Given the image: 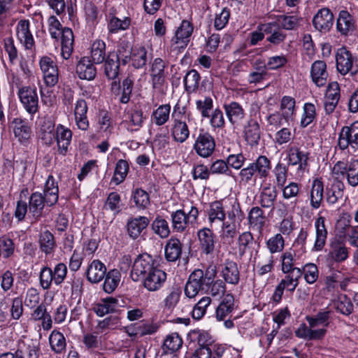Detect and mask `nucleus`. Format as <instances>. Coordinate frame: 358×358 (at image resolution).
<instances>
[{
    "mask_svg": "<svg viewBox=\"0 0 358 358\" xmlns=\"http://www.w3.org/2000/svg\"><path fill=\"white\" fill-rule=\"evenodd\" d=\"M334 305L336 310L341 314L349 315L353 312V304L345 295L339 297Z\"/></svg>",
    "mask_w": 358,
    "mask_h": 358,
    "instance_id": "obj_54",
    "label": "nucleus"
},
{
    "mask_svg": "<svg viewBox=\"0 0 358 358\" xmlns=\"http://www.w3.org/2000/svg\"><path fill=\"white\" fill-rule=\"evenodd\" d=\"M316 229V238L313 249L316 251H320L325 245L327 237V230L324 224V217H319L315 224Z\"/></svg>",
    "mask_w": 358,
    "mask_h": 358,
    "instance_id": "obj_25",
    "label": "nucleus"
},
{
    "mask_svg": "<svg viewBox=\"0 0 358 358\" xmlns=\"http://www.w3.org/2000/svg\"><path fill=\"white\" fill-rule=\"evenodd\" d=\"M278 196V191L275 186L264 187L260 193L259 203L262 208L274 209V203Z\"/></svg>",
    "mask_w": 358,
    "mask_h": 358,
    "instance_id": "obj_24",
    "label": "nucleus"
},
{
    "mask_svg": "<svg viewBox=\"0 0 358 358\" xmlns=\"http://www.w3.org/2000/svg\"><path fill=\"white\" fill-rule=\"evenodd\" d=\"M249 223L251 226L256 227L258 230H262L265 222L266 217L264 211L261 208L256 206L252 208L248 215Z\"/></svg>",
    "mask_w": 358,
    "mask_h": 358,
    "instance_id": "obj_38",
    "label": "nucleus"
},
{
    "mask_svg": "<svg viewBox=\"0 0 358 358\" xmlns=\"http://www.w3.org/2000/svg\"><path fill=\"white\" fill-rule=\"evenodd\" d=\"M152 229L161 238H166L170 234L168 222L164 218L157 217L152 223Z\"/></svg>",
    "mask_w": 358,
    "mask_h": 358,
    "instance_id": "obj_47",
    "label": "nucleus"
},
{
    "mask_svg": "<svg viewBox=\"0 0 358 358\" xmlns=\"http://www.w3.org/2000/svg\"><path fill=\"white\" fill-rule=\"evenodd\" d=\"M309 152L301 150L299 148L292 147L288 150V165L296 166L297 170L303 171L308 166Z\"/></svg>",
    "mask_w": 358,
    "mask_h": 358,
    "instance_id": "obj_8",
    "label": "nucleus"
},
{
    "mask_svg": "<svg viewBox=\"0 0 358 358\" xmlns=\"http://www.w3.org/2000/svg\"><path fill=\"white\" fill-rule=\"evenodd\" d=\"M118 308V299L113 297H107L103 300V303L98 304L94 311L99 316H103L106 314L117 311Z\"/></svg>",
    "mask_w": 358,
    "mask_h": 358,
    "instance_id": "obj_36",
    "label": "nucleus"
},
{
    "mask_svg": "<svg viewBox=\"0 0 358 358\" xmlns=\"http://www.w3.org/2000/svg\"><path fill=\"white\" fill-rule=\"evenodd\" d=\"M225 216L226 214L220 201L211 203L208 212V219L210 222H213L215 220L224 222Z\"/></svg>",
    "mask_w": 358,
    "mask_h": 358,
    "instance_id": "obj_51",
    "label": "nucleus"
},
{
    "mask_svg": "<svg viewBox=\"0 0 358 358\" xmlns=\"http://www.w3.org/2000/svg\"><path fill=\"white\" fill-rule=\"evenodd\" d=\"M104 277L103 290L108 294L112 293L119 285L121 274L118 270L112 269L107 273H106Z\"/></svg>",
    "mask_w": 358,
    "mask_h": 358,
    "instance_id": "obj_33",
    "label": "nucleus"
},
{
    "mask_svg": "<svg viewBox=\"0 0 358 358\" xmlns=\"http://www.w3.org/2000/svg\"><path fill=\"white\" fill-rule=\"evenodd\" d=\"M211 299L204 296L196 303L192 312V316L194 320L201 319L206 312L207 307L210 304Z\"/></svg>",
    "mask_w": 358,
    "mask_h": 358,
    "instance_id": "obj_48",
    "label": "nucleus"
},
{
    "mask_svg": "<svg viewBox=\"0 0 358 358\" xmlns=\"http://www.w3.org/2000/svg\"><path fill=\"white\" fill-rule=\"evenodd\" d=\"M277 22L282 29L286 30H294L299 26V19L295 15H278Z\"/></svg>",
    "mask_w": 358,
    "mask_h": 358,
    "instance_id": "obj_50",
    "label": "nucleus"
},
{
    "mask_svg": "<svg viewBox=\"0 0 358 358\" xmlns=\"http://www.w3.org/2000/svg\"><path fill=\"white\" fill-rule=\"evenodd\" d=\"M331 313V310H322L314 316H307L306 321L308 322L310 327H315L320 325L327 327L329 324Z\"/></svg>",
    "mask_w": 358,
    "mask_h": 358,
    "instance_id": "obj_35",
    "label": "nucleus"
},
{
    "mask_svg": "<svg viewBox=\"0 0 358 358\" xmlns=\"http://www.w3.org/2000/svg\"><path fill=\"white\" fill-rule=\"evenodd\" d=\"M130 24V20L129 18H124L121 20L116 17H113L108 24L109 31L112 33L117 32L119 30L127 29Z\"/></svg>",
    "mask_w": 358,
    "mask_h": 358,
    "instance_id": "obj_63",
    "label": "nucleus"
},
{
    "mask_svg": "<svg viewBox=\"0 0 358 358\" xmlns=\"http://www.w3.org/2000/svg\"><path fill=\"white\" fill-rule=\"evenodd\" d=\"M104 74L108 80H115L120 73V61L115 52H109L104 61Z\"/></svg>",
    "mask_w": 358,
    "mask_h": 358,
    "instance_id": "obj_13",
    "label": "nucleus"
},
{
    "mask_svg": "<svg viewBox=\"0 0 358 358\" xmlns=\"http://www.w3.org/2000/svg\"><path fill=\"white\" fill-rule=\"evenodd\" d=\"M59 188L55 182L54 178L49 176L46 180L44 195L46 196V203L52 206L55 204L58 201Z\"/></svg>",
    "mask_w": 358,
    "mask_h": 358,
    "instance_id": "obj_29",
    "label": "nucleus"
},
{
    "mask_svg": "<svg viewBox=\"0 0 358 358\" xmlns=\"http://www.w3.org/2000/svg\"><path fill=\"white\" fill-rule=\"evenodd\" d=\"M348 183L352 187L358 185V159L348 163V169L345 176Z\"/></svg>",
    "mask_w": 358,
    "mask_h": 358,
    "instance_id": "obj_52",
    "label": "nucleus"
},
{
    "mask_svg": "<svg viewBox=\"0 0 358 358\" xmlns=\"http://www.w3.org/2000/svg\"><path fill=\"white\" fill-rule=\"evenodd\" d=\"M155 268L154 261L151 256L148 255H138L133 264L130 276L135 282L143 280Z\"/></svg>",
    "mask_w": 358,
    "mask_h": 358,
    "instance_id": "obj_3",
    "label": "nucleus"
},
{
    "mask_svg": "<svg viewBox=\"0 0 358 358\" xmlns=\"http://www.w3.org/2000/svg\"><path fill=\"white\" fill-rule=\"evenodd\" d=\"M213 100L209 96H206L203 99H199L196 101L197 110L201 112L203 117H210V111L213 108Z\"/></svg>",
    "mask_w": 358,
    "mask_h": 358,
    "instance_id": "obj_59",
    "label": "nucleus"
},
{
    "mask_svg": "<svg viewBox=\"0 0 358 358\" xmlns=\"http://www.w3.org/2000/svg\"><path fill=\"white\" fill-rule=\"evenodd\" d=\"M234 306V298L231 294L225 295L216 308V318L219 321L224 320L225 317L232 312Z\"/></svg>",
    "mask_w": 358,
    "mask_h": 358,
    "instance_id": "obj_28",
    "label": "nucleus"
},
{
    "mask_svg": "<svg viewBox=\"0 0 358 358\" xmlns=\"http://www.w3.org/2000/svg\"><path fill=\"white\" fill-rule=\"evenodd\" d=\"M336 27L342 35H348L355 29L353 17L347 10H341L337 19Z\"/></svg>",
    "mask_w": 358,
    "mask_h": 358,
    "instance_id": "obj_18",
    "label": "nucleus"
},
{
    "mask_svg": "<svg viewBox=\"0 0 358 358\" xmlns=\"http://www.w3.org/2000/svg\"><path fill=\"white\" fill-rule=\"evenodd\" d=\"M76 73L80 79L92 80L96 75V69L87 58H83L76 66Z\"/></svg>",
    "mask_w": 358,
    "mask_h": 358,
    "instance_id": "obj_22",
    "label": "nucleus"
},
{
    "mask_svg": "<svg viewBox=\"0 0 358 358\" xmlns=\"http://www.w3.org/2000/svg\"><path fill=\"white\" fill-rule=\"evenodd\" d=\"M338 145L342 150L350 148L353 152L358 153V121L341 129Z\"/></svg>",
    "mask_w": 358,
    "mask_h": 358,
    "instance_id": "obj_1",
    "label": "nucleus"
},
{
    "mask_svg": "<svg viewBox=\"0 0 358 358\" xmlns=\"http://www.w3.org/2000/svg\"><path fill=\"white\" fill-rule=\"evenodd\" d=\"M243 218V213L242 212L239 203H234L231 206L229 210L227 211V220L229 224H236L237 221H241Z\"/></svg>",
    "mask_w": 358,
    "mask_h": 358,
    "instance_id": "obj_64",
    "label": "nucleus"
},
{
    "mask_svg": "<svg viewBox=\"0 0 358 358\" xmlns=\"http://www.w3.org/2000/svg\"><path fill=\"white\" fill-rule=\"evenodd\" d=\"M271 169L270 160L264 155L258 157L255 162L250 163L248 166L243 169L240 176L246 182L250 181L252 177L257 173L259 178H266Z\"/></svg>",
    "mask_w": 358,
    "mask_h": 358,
    "instance_id": "obj_2",
    "label": "nucleus"
},
{
    "mask_svg": "<svg viewBox=\"0 0 358 358\" xmlns=\"http://www.w3.org/2000/svg\"><path fill=\"white\" fill-rule=\"evenodd\" d=\"M46 203V196L42 194L35 192L33 193L29 199V210L34 217H39L42 213L44 208V203Z\"/></svg>",
    "mask_w": 358,
    "mask_h": 358,
    "instance_id": "obj_34",
    "label": "nucleus"
},
{
    "mask_svg": "<svg viewBox=\"0 0 358 358\" xmlns=\"http://www.w3.org/2000/svg\"><path fill=\"white\" fill-rule=\"evenodd\" d=\"M40 284L44 289L50 288L54 280L53 272L49 267H43L40 273Z\"/></svg>",
    "mask_w": 358,
    "mask_h": 358,
    "instance_id": "obj_62",
    "label": "nucleus"
},
{
    "mask_svg": "<svg viewBox=\"0 0 358 358\" xmlns=\"http://www.w3.org/2000/svg\"><path fill=\"white\" fill-rule=\"evenodd\" d=\"M222 238L224 242L231 243L234 238L236 235V225L229 224V221L223 222L222 223Z\"/></svg>",
    "mask_w": 358,
    "mask_h": 358,
    "instance_id": "obj_60",
    "label": "nucleus"
},
{
    "mask_svg": "<svg viewBox=\"0 0 358 358\" xmlns=\"http://www.w3.org/2000/svg\"><path fill=\"white\" fill-rule=\"evenodd\" d=\"M330 245V253L335 261L343 262L348 258V250L343 241L336 239L331 243Z\"/></svg>",
    "mask_w": 358,
    "mask_h": 358,
    "instance_id": "obj_37",
    "label": "nucleus"
},
{
    "mask_svg": "<svg viewBox=\"0 0 358 358\" xmlns=\"http://www.w3.org/2000/svg\"><path fill=\"white\" fill-rule=\"evenodd\" d=\"M173 227L178 232H182L187 228L188 221L187 214L182 210H178L171 214Z\"/></svg>",
    "mask_w": 358,
    "mask_h": 358,
    "instance_id": "obj_43",
    "label": "nucleus"
},
{
    "mask_svg": "<svg viewBox=\"0 0 358 358\" xmlns=\"http://www.w3.org/2000/svg\"><path fill=\"white\" fill-rule=\"evenodd\" d=\"M326 63L321 60L315 61L311 67V78L318 87H323L327 83L328 73Z\"/></svg>",
    "mask_w": 358,
    "mask_h": 358,
    "instance_id": "obj_19",
    "label": "nucleus"
},
{
    "mask_svg": "<svg viewBox=\"0 0 358 358\" xmlns=\"http://www.w3.org/2000/svg\"><path fill=\"white\" fill-rule=\"evenodd\" d=\"M182 345V339L178 333H173L166 336L164 341L161 357L166 356L169 352L171 354L178 351Z\"/></svg>",
    "mask_w": 358,
    "mask_h": 358,
    "instance_id": "obj_27",
    "label": "nucleus"
},
{
    "mask_svg": "<svg viewBox=\"0 0 358 358\" xmlns=\"http://www.w3.org/2000/svg\"><path fill=\"white\" fill-rule=\"evenodd\" d=\"M106 272V266L101 261L95 259L88 266L87 278L90 282L97 283L104 278Z\"/></svg>",
    "mask_w": 358,
    "mask_h": 358,
    "instance_id": "obj_17",
    "label": "nucleus"
},
{
    "mask_svg": "<svg viewBox=\"0 0 358 358\" xmlns=\"http://www.w3.org/2000/svg\"><path fill=\"white\" fill-rule=\"evenodd\" d=\"M50 345L56 353H61L66 348V340L63 334L53 331L49 337Z\"/></svg>",
    "mask_w": 358,
    "mask_h": 358,
    "instance_id": "obj_44",
    "label": "nucleus"
},
{
    "mask_svg": "<svg viewBox=\"0 0 358 358\" xmlns=\"http://www.w3.org/2000/svg\"><path fill=\"white\" fill-rule=\"evenodd\" d=\"M345 185L340 180H335L330 188L327 189V201L330 204L337 202L343 196Z\"/></svg>",
    "mask_w": 358,
    "mask_h": 358,
    "instance_id": "obj_31",
    "label": "nucleus"
},
{
    "mask_svg": "<svg viewBox=\"0 0 358 358\" xmlns=\"http://www.w3.org/2000/svg\"><path fill=\"white\" fill-rule=\"evenodd\" d=\"M170 110L169 104L159 106L152 113L155 124L158 126L164 124L169 120Z\"/></svg>",
    "mask_w": 358,
    "mask_h": 358,
    "instance_id": "obj_46",
    "label": "nucleus"
},
{
    "mask_svg": "<svg viewBox=\"0 0 358 358\" xmlns=\"http://www.w3.org/2000/svg\"><path fill=\"white\" fill-rule=\"evenodd\" d=\"M198 344L199 345V348L194 351L191 358H210L212 354L211 350L208 347V344H205L204 342H203L201 335L199 337Z\"/></svg>",
    "mask_w": 358,
    "mask_h": 358,
    "instance_id": "obj_61",
    "label": "nucleus"
},
{
    "mask_svg": "<svg viewBox=\"0 0 358 358\" xmlns=\"http://www.w3.org/2000/svg\"><path fill=\"white\" fill-rule=\"evenodd\" d=\"M215 140L208 133L200 134L194 145L196 152L202 157L210 156L215 150Z\"/></svg>",
    "mask_w": 358,
    "mask_h": 358,
    "instance_id": "obj_6",
    "label": "nucleus"
},
{
    "mask_svg": "<svg viewBox=\"0 0 358 358\" xmlns=\"http://www.w3.org/2000/svg\"><path fill=\"white\" fill-rule=\"evenodd\" d=\"M165 258L169 262H176L182 254V243L176 238H171L165 245Z\"/></svg>",
    "mask_w": 358,
    "mask_h": 358,
    "instance_id": "obj_23",
    "label": "nucleus"
},
{
    "mask_svg": "<svg viewBox=\"0 0 358 358\" xmlns=\"http://www.w3.org/2000/svg\"><path fill=\"white\" fill-rule=\"evenodd\" d=\"M199 245L203 253L209 255L215 249L214 234L208 228L200 229L197 233Z\"/></svg>",
    "mask_w": 358,
    "mask_h": 358,
    "instance_id": "obj_15",
    "label": "nucleus"
},
{
    "mask_svg": "<svg viewBox=\"0 0 358 358\" xmlns=\"http://www.w3.org/2000/svg\"><path fill=\"white\" fill-rule=\"evenodd\" d=\"M133 199L137 207L145 208L150 203L148 194L142 189H136L133 193Z\"/></svg>",
    "mask_w": 358,
    "mask_h": 358,
    "instance_id": "obj_58",
    "label": "nucleus"
},
{
    "mask_svg": "<svg viewBox=\"0 0 358 358\" xmlns=\"http://www.w3.org/2000/svg\"><path fill=\"white\" fill-rule=\"evenodd\" d=\"M165 62L161 58H156L152 65V81L154 88L162 87L165 80Z\"/></svg>",
    "mask_w": 358,
    "mask_h": 358,
    "instance_id": "obj_20",
    "label": "nucleus"
},
{
    "mask_svg": "<svg viewBox=\"0 0 358 358\" xmlns=\"http://www.w3.org/2000/svg\"><path fill=\"white\" fill-rule=\"evenodd\" d=\"M295 107V100L291 96H285L281 101V110L282 117L288 121L292 117Z\"/></svg>",
    "mask_w": 358,
    "mask_h": 358,
    "instance_id": "obj_53",
    "label": "nucleus"
},
{
    "mask_svg": "<svg viewBox=\"0 0 358 358\" xmlns=\"http://www.w3.org/2000/svg\"><path fill=\"white\" fill-rule=\"evenodd\" d=\"M129 171V164L126 160L120 159L116 164L113 180L117 184H120L125 179Z\"/></svg>",
    "mask_w": 358,
    "mask_h": 358,
    "instance_id": "obj_45",
    "label": "nucleus"
},
{
    "mask_svg": "<svg viewBox=\"0 0 358 358\" xmlns=\"http://www.w3.org/2000/svg\"><path fill=\"white\" fill-rule=\"evenodd\" d=\"M73 33L68 27L62 31V56L64 59H68L72 54L73 49Z\"/></svg>",
    "mask_w": 358,
    "mask_h": 358,
    "instance_id": "obj_26",
    "label": "nucleus"
},
{
    "mask_svg": "<svg viewBox=\"0 0 358 358\" xmlns=\"http://www.w3.org/2000/svg\"><path fill=\"white\" fill-rule=\"evenodd\" d=\"M133 66L136 68H142L147 63V51L144 47H140L133 50L131 53Z\"/></svg>",
    "mask_w": 358,
    "mask_h": 358,
    "instance_id": "obj_49",
    "label": "nucleus"
},
{
    "mask_svg": "<svg viewBox=\"0 0 358 358\" xmlns=\"http://www.w3.org/2000/svg\"><path fill=\"white\" fill-rule=\"evenodd\" d=\"M334 23V15L327 8L320 9L313 20L315 28L321 32H327Z\"/></svg>",
    "mask_w": 358,
    "mask_h": 358,
    "instance_id": "obj_7",
    "label": "nucleus"
},
{
    "mask_svg": "<svg viewBox=\"0 0 358 358\" xmlns=\"http://www.w3.org/2000/svg\"><path fill=\"white\" fill-rule=\"evenodd\" d=\"M315 117V107L313 103H306L303 106V116L301 121V126L306 127L309 125Z\"/></svg>",
    "mask_w": 358,
    "mask_h": 358,
    "instance_id": "obj_55",
    "label": "nucleus"
},
{
    "mask_svg": "<svg viewBox=\"0 0 358 358\" xmlns=\"http://www.w3.org/2000/svg\"><path fill=\"white\" fill-rule=\"evenodd\" d=\"M133 86L134 80L129 76L123 80L121 86L122 96L120 99L121 103H127L129 102L132 93Z\"/></svg>",
    "mask_w": 358,
    "mask_h": 358,
    "instance_id": "obj_56",
    "label": "nucleus"
},
{
    "mask_svg": "<svg viewBox=\"0 0 358 358\" xmlns=\"http://www.w3.org/2000/svg\"><path fill=\"white\" fill-rule=\"evenodd\" d=\"M17 36L18 39L24 43L26 49H31L34 45L32 34L29 31V20H20L17 26Z\"/></svg>",
    "mask_w": 358,
    "mask_h": 358,
    "instance_id": "obj_21",
    "label": "nucleus"
},
{
    "mask_svg": "<svg viewBox=\"0 0 358 358\" xmlns=\"http://www.w3.org/2000/svg\"><path fill=\"white\" fill-rule=\"evenodd\" d=\"M224 280L232 285H237L239 282V271L237 264L234 262H227L222 271Z\"/></svg>",
    "mask_w": 358,
    "mask_h": 358,
    "instance_id": "obj_30",
    "label": "nucleus"
},
{
    "mask_svg": "<svg viewBox=\"0 0 358 358\" xmlns=\"http://www.w3.org/2000/svg\"><path fill=\"white\" fill-rule=\"evenodd\" d=\"M18 96L27 113L34 115L38 110V97L36 87L24 86L19 89Z\"/></svg>",
    "mask_w": 358,
    "mask_h": 358,
    "instance_id": "obj_5",
    "label": "nucleus"
},
{
    "mask_svg": "<svg viewBox=\"0 0 358 358\" xmlns=\"http://www.w3.org/2000/svg\"><path fill=\"white\" fill-rule=\"evenodd\" d=\"M266 245L271 253L281 252L284 248V239L282 235L278 234L270 238L266 242Z\"/></svg>",
    "mask_w": 358,
    "mask_h": 358,
    "instance_id": "obj_57",
    "label": "nucleus"
},
{
    "mask_svg": "<svg viewBox=\"0 0 358 358\" xmlns=\"http://www.w3.org/2000/svg\"><path fill=\"white\" fill-rule=\"evenodd\" d=\"M229 122L234 127H239L245 118V111L243 107L236 101L223 106Z\"/></svg>",
    "mask_w": 358,
    "mask_h": 358,
    "instance_id": "obj_9",
    "label": "nucleus"
},
{
    "mask_svg": "<svg viewBox=\"0 0 358 358\" xmlns=\"http://www.w3.org/2000/svg\"><path fill=\"white\" fill-rule=\"evenodd\" d=\"M39 243L41 250L46 255L51 254L56 245L53 234L48 230L41 234Z\"/></svg>",
    "mask_w": 358,
    "mask_h": 358,
    "instance_id": "obj_42",
    "label": "nucleus"
},
{
    "mask_svg": "<svg viewBox=\"0 0 358 358\" xmlns=\"http://www.w3.org/2000/svg\"><path fill=\"white\" fill-rule=\"evenodd\" d=\"M244 138L247 143L251 146L258 145L261 137L259 124L257 120L250 119L244 127Z\"/></svg>",
    "mask_w": 358,
    "mask_h": 358,
    "instance_id": "obj_12",
    "label": "nucleus"
},
{
    "mask_svg": "<svg viewBox=\"0 0 358 358\" xmlns=\"http://www.w3.org/2000/svg\"><path fill=\"white\" fill-rule=\"evenodd\" d=\"M149 220L144 216L131 218L127 224V232L131 238L136 239L149 224Z\"/></svg>",
    "mask_w": 358,
    "mask_h": 358,
    "instance_id": "obj_16",
    "label": "nucleus"
},
{
    "mask_svg": "<svg viewBox=\"0 0 358 358\" xmlns=\"http://www.w3.org/2000/svg\"><path fill=\"white\" fill-rule=\"evenodd\" d=\"M91 57L93 62L97 64L106 60V44L103 41L96 40L92 43Z\"/></svg>",
    "mask_w": 358,
    "mask_h": 358,
    "instance_id": "obj_39",
    "label": "nucleus"
},
{
    "mask_svg": "<svg viewBox=\"0 0 358 358\" xmlns=\"http://www.w3.org/2000/svg\"><path fill=\"white\" fill-rule=\"evenodd\" d=\"M15 136L22 143H25L31 137V130L28 123L21 119L15 118L11 122Z\"/></svg>",
    "mask_w": 358,
    "mask_h": 358,
    "instance_id": "obj_14",
    "label": "nucleus"
},
{
    "mask_svg": "<svg viewBox=\"0 0 358 358\" xmlns=\"http://www.w3.org/2000/svg\"><path fill=\"white\" fill-rule=\"evenodd\" d=\"M324 186L319 179L313 180L310 191V204L314 208H318L323 199Z\"/></svg>",
    "mask_w": 358,
    "mask_h": 358,
    "instance_id": "obj_32",
    "label": "nucleus"
},
{
    "mask_svg": "<svg viewBox=\"0 0 358 358\" xmlns=\"http://www.w3.org/2000/svg\"><path fill=\"white\" fill-rule=\"evenodd\" d=\"M189 131L188 127L185 122L175 120L172 129V136L175 141L183 143L188 138Z\"/></svg>",
    "mask_w": 358,
    "mask_h": 358,
    "instance_id": "obj_41",
    "label": "nucleus"
},
{
    "mask_svg": "<svg viewBox=\"0 0 358 358\" xmlns=\"http://www.w3.org/2000/svg\"><path fill=\"white\" fill-rule=\"evenodd\" d=\"M340 99V87L337 82L329 84L324 101V110L327 114L331 113Z\"/></svg>",
    "mask_w": 358,
    "mask_h": 358,
    "instance_id": "obj_11",
    "label": "nucleus"
},
{
    "mask_svg": "<svg viewBox=\"0 0 358 358\" xmlns=\"http://www.w3.org/2000/svg\"><path fill=\"white\" fill-rule=\"evenodd\" d=\"M200 79V75L195 69L189 71L184 78L185 91L187 93L195 92L199 88Z\"/></svg>",
    "mask_w": 358,
    "mask_h": 358,
    "instance_id": "obj_40",
    "label": "nucleus"
},
{
    "mask_svg": "<svg viewBox=\"0 0 358 358\" xmlns=\"http://www.w3.org/2000/svg\"><path fill=\"white\" fill-rule=\"evenodd\" d=\"M166 279V273L155 267L154 270L143 279V286L148 291L155 292L160 289Z\"/></svg>",
    "mask_w": 358,
    "mask_h": 358,
    "instance_id": "obj_10",
    "label": "nucleus"
},
{
    "mask_svg": "<svg viewBox=\"0 0 358 358\" xmlns=\"http://www.w3.org/2000/svg\"><path fill=\"white\" fill-rule=\"evenodd\" d=\"M336 69L342 75L350 73L352 76L358 73L357 66H353V59L351 52L343 47L338 50L336 55Z\"/></svg>",
    "mask_w": 358,
    "mask_h": 358,
    "instance_id": "obj_4",
    "label": "nucleus"
}]
</instances>
